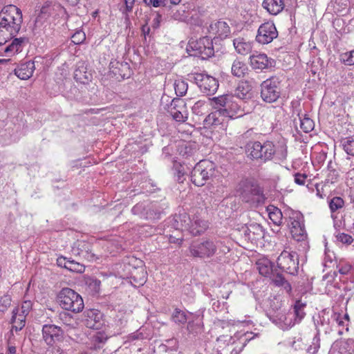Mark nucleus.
I'll use <instances>...</instances> for the list:
<instances>
[{
  "label": "nucleus",
  "instance_id": "nucleus-16",
  "mask_svg": "<svg viewBox=\"0 0 354 354\" xmlns=\"http://www.w3.org/2000/svg\"><path fill=\"white\" fill-rule=\"evenodd\" d=\"M209 37L214 36L221 39L226 38L230 32V28L225 21H218L212 22L209 28Z\"/></svg>",
  "mask_w": 354,
  "mask_h": 354
},
{
  "label": "nucleus",
  "instance_id": "nucleus-46",
  "mask_svg": "<svg viewBox=\"0 0 354 354\" xmlns=\"http://www.w3.org/2000/svg\"><path fill=\"white\" fill-rule=\"evenodd\" d=\"M344 151L349 155L354 156V139L347 138L342 141Z\"/></svg>",
  "mask_w": 354,
  "mask_h": 354
},
{
  "label": "nucleus",
  "instance_id": "nucleus-63",
  "mask_svg": "<svg viewBox=\"0 0 354 354\" xmlns=\"http://www.w3.org/2000/svg\"><path fill=\"white\" fill-rule=\"evenodd\" d=\"M125 6H126V10L127 12H131L132 10V8L133 7L135 0H124Z\"/></svg>",
  "mask_w": 354,
  "mask_h": 354
},
{
  "label": "nucleus",
  "instance_id": "nucleus-62",
  "mask_svg": "<svg viewBox=\"0 0 354 354\" xmlns=\"http://www.w3.org/2000/svg\"><path fill=\"white\" fill-rule=\"evenodd\" d=\"M17 353V348L15 345L12 344L10 337L8 340V351L6 354H16Z\"/></svg>",
  "mask_w": 354,
  "mask_h": 354
},
{
  "label": "nucleus",
  "instance_id": "nucleus-21",
  "mask_svg": "<svg viewBox=\"0 0 354 354\" xmlns=\"http://www.w3.org/2000/svg\"><path fill=\"white\" fill-rule=\"evenodd\" d=\"M84 323L86 327L93 329H98L100 326L102 314L95 309H89L84 312Z\"/></svg>",
  "mask_w": 354,
  "mask_h": 354
},
{
  "label": "nucleus",
  "instance_id": "nucleus-10",
  "mask_svg": "<svg viewBox=\"0 0 354 354\" xmlns=\"http://www.w3.org/2000/svg\"><path fill=\"white\" fill-rule=\"evenodd\" d=\"M278 84L279 82L274 78L263 82L261 85V97L264 102L272 103L277 100L281 93Z\"/></svg>",
  "mask_w": 354,
  "mask_h": 354
},
{
  "label": "nucleus",
  "instance_id": "nucleus-64",
  "mask_svg": "<svg viewBox=\"0 0 354 354\" xmlns=\"http://www.w3.org/2000/svg\"><path fill=\"white\" fill-rule=\"evenodd\" d=\"M184 174H185V172L182 170H180V169H178V176H177V180L180 183H182L183 182V180H184Z\"/></svg>",
  "mask_w": 354,
  "mask_h": 354
},
{
  "label": "nucleus",
  "instance_id": "nucleus-57",
  "mask_svg": "<svg viewBox=\"0 0 354 354\" xmlns=\"http://www.w3.org/2000/svg\"><path fill=\"white\" fill-rule=\"evenodd\" d=\"M307 175L305 174L296 173L294 175V181L299 185H304L306 183Z\"/></svg>",
  "mask_w": 354,
  "mask_h": 354
},
{
  "label": "nucleus",
  "instance_id": "nucleus-1",
  "mask_svg": "<svg viewBox=\"0 0 354 354\" xmlns=\"http://www.w3.org/2000/svg\"><path fill=\"white\" fill-rule=\"evenodd\" d=\"M22 21V12L19 8L14 5L3 7L0 12V46L19 32Z\"/></svg>",
  "mask_w": 354,
  "mask_h": 354
},
{
  "label": "nucleus",
  "instance_id": "nucleus-19",
  "mask_svg": "<svg viewBox=\"0 0 354 354\" xmlns=\"http://www.w3.org/2000/svg\"><path fill=\"white\" fill-rule=\"evenodd\" d=\"M61 332L59 327L55 325L46 324L42 328L43 339L48 345H53L60 336Z\"/></svg>",
  "mask_w": 354,
  "mask_h": 354
},
{
  "label": "nucleus",
  "instance_id": "nucleus-7",
  "mask_svg": "<svg viewBox=\"0 0 354 354\" xmlns=\"http://www.w3.org/2000/svg\"><path fill=\"white\" fill-rule=\"evenodd\" d=\"M187 51L194 52V55H199L203 59L214 55V47L211 37H203L198 40H190L187 46Z\"/></svg>",
  "mask_w": 354,
  "mask_h": 354
},
{
  "label": "nucleus",
  "instance_id": "nucleus-25",
  "mask_svg": "<svg viewBox=\"0 0 354 354\" xmlns=\"http://www.w3.org/2000/svg\"><path fill=\"white\" fill-rule=\"evenodd\" d=\"M250 65L254 69L263 70L267 68L271 62L266 54L254 53L250 57Z\"/></svg>",
  "mask_w": 354,
  "mask_h": 354
},
{
  "label": "nucleus",
  "instance_id": "nucleus-31",
  "mask_svg": "<svg viewBox=\"0 0 354 354\" xmlns=\"http://www.w3.org/2000/svg\"><path fill=\"white\" fill-rule=\"evenodd\" d=\"M234 46L239 54L247 55L252 50V43L243 37H238L233 40Z\"/></svg>",
  "mask_w": 354,
  "mask_h": 354
},
{
  "label": "nucleus",
  "instance_id": "nucleus-20",
  "mask_svg": "<svg viewBox=\"0 0 354 354\" xmlns=\"http://www.w3.org/2000/svg\"><path fill=\"white\" fill-rule=\"evenodd\" d=\"M74 79L83 84H88L93 80V73L83 62L77 64L74 72Z\"/></svg>",
  "mask_w": 354,
  "mask_h": 354
},
{
  "label": "nucleus",
  "instance_id": "nucleus-43",
  "mask_svg": "<svg viewBox=\"0 0 354 354\" xmlns=\"http://www.w3.org/2000/svg\"><path fill=\"white\" fill-rule=\"evenodd\" d=\"M174 88L177 95L183 96L187 93L188 85L186 82L179 80L175 82Z\"/></svg>",
  "mask_w": 354,
  "mask_h": 354
},
{
  "label": "nucleus",
  "instance_id": "nucleus-35",
  "mask_svg": "<svg viewBox=\"0 0 354 354\" xmlns=\"http://www.w3.org/2000/svg\"><path fill=\"white\" fill-rule=\"evenodd\" d=\"M257 266L259 273L263 276L268 277L273 272V265L268 259H259L257 262Z\"/></svg>",
  "mask_w": 354,
  "mask_h": 354
},
{
  "label": "nucleus",
  "instance_id": "nucleus-5",
  "mask_svg": "<svg viewBox=\"0 0 354 354\" xmlns=\"http://www.w3.org/2000/svg\"><path fill=\"white\" fill-rule=\"evenodd\" d=\"M187 80L195 83L201 91L205 95L215 93L218 88V82L214 77L203 73H192L187 75Z\"/></svg>",
  "mask_w": 354,
  "mask_h": 354
},
{
  "label": "nucleus",
  "instance_id": "nucleus-29",
  "mask_svg": "<svg viewBox=\"0 0 354 354\" xmlns=\"http://www.w3.org/2000/svg\"><path fill=\"white\" fill-rule=\"evenodd\" d=\"M286 216H288V226L290 230L292 227H299L304 225L303 223L302 214L297 211L288 210L285 212Z\"/></svg>",
  "mask_w": 354,
  "mask_h": 354
},
{
  "label": "nucleus",
  "instance_id": "nucleus-38",
  "mask_svg": "<svg viewBox=\"0 0 354 354\" xmlns=\"http://www.w3.org/2000/svg\"><path fill=\"white\" fill-rule=\"evenodd\" d=\"M62 260L65 261L64 263V266H63L65 268H66L72 272H75L82 273V272H84L85 268H84V265H82L78 262H76L73 260L66 261L65 258H60L58 259V262L60 266H62Z\"/></svg>",
  "mask_w": 354,
  "mask_h": 354
},
{
  "label": "nucleus",
  "instance_id": "nucleus-58",
  "mask_svg": "<svg viewBox=\"0 0 354 354\" xmlns=\"http://www.w3.org/2000/svg\"><path fill=\"white\" fill-rule=\"evenodd\" d=\"M274 154L277 156V157H278L279 160L285 159L287 156L286 147L285 146H281L279 149H275Z\"/></svg>",
  "mask_w": 354,
  "mask_h": 354
},
{
  "label": "nucleus",
  "instance_id": "nucleus-61",
  "mask_svg": "<svg viewBox=\"0 0 354 354\" xmlns=\"http://www.w3.org/2000/svg\"><path fill=\"white\" fill-rule=\"evenodd\" d=\"M46 354H64L62 350L58 346H53L46 351Z\"/></svg>",
  "mask_w": 354,
  "mask_h": 354
},
{
  "label": "nucleus",
  "instance_id": "nucleus-41",
  "mask_svg": "<svg viewBox=\"0 0 354 354\" xmlns=\"http://www.w3.org/2000/svg\"><path fill=\"white\" fill-rule=\"evenodd\" d=\"M300 128L306 133L311 131L314 129V122L306 115L299 116Z\"/></svg>",
  "mask_w": 354,
  "mask_h": 354
},
{
  "label": "nucleus",
  "instance_id": "nucleus-45",
  "mask_svg": "<svg viewBox=\"0 0 354 354\" xmlns=\"http://www.w3.org/2000/svg\"><path fill=\"white\" fill-rule=\"evenodd\" d=\"M340 60L346 66L354 65V50L341 54Z\"/></svg>",
  "mask_w": 354,
  "mask_h": 354
},
{
  "label": "nucleus",
  "instance_id": "nucleus-54",
  "mask_svg": "<svg viewBox=\"0 0 354 354\" xmlns=\"http://www.w3.org/2000/svg\"><path fill=\"white\" fill-rule=\"evenodd\" d=\"M11 299L9 296L5 295L0 299V311L4 312L10 306Z\"/></svg>",
  "mask_w": 354,
  "mask_h": 354
},
{
  "label": "nucleus",
  "instance_id": "nucleus-56",
  "mask_svg": "<svg viewBox=\"0 0 354 354\" xmlns=\"http://www.w3.org/2000/svg\"><path fill=\"white\" fill-rule=\"evenodd\" d=\"M338 272L343 275H347L350 273L352 266L348 263H340L337 266Z\"/></svg>",
  "mask_w": 354,
  "mask_h": 354
},
{
  "label": "nucleus",
  "instance_id": "nucleus-32",
  "mask_svg": "<svg viewBox=\"0 0 354 354\" xmlns=\"http://www.w3.org/2000/svg\"><path fill=\"white\" fill-rule=\"evenodd\" d=\"M26 316L19 313L17 310L12 311V329L10 330V335H14V330L15 332H17L19 330H21L24 326L26 324Z\"/></svg>",
  "mask_w": 354,
  "mask_h": 354
},
{
  "label": "nucleus",
  "instance_id": "nucleus-9",
  "mask_svg": "<svg viewBox=\"0 0 354 354\" xmlns=\"http://www.w3.org/2000/svg\"><path fill=\"white\" fill-rule=\"evenodd\" d=\"M277 266L282 270L295 274L299 268L298 256L296 252L283 251L277 258Z\"/></svg>",
  "mask_w": 354,
  "mask_h": 354
},
{
  "label": "nucleus",
  "instance_id": "nucleus-33",
  "mask_svg": "<svg viewBox=\"0 0 354 354\" xmlns=\"http://www.w3.org/2000/svg\"><path fill=\"white\" fill-rule=\"evenodd\" d=\"M24 39L22 37L15 38L13 39L11 43L6 45L3 48V53L6 56L10 57L15 55L16 53L21 51L22 49V44L24 42Z\"/></svg>",
  "mask_w": 354,
  "mask_h": 354
},
{
  "label": "nucleus",
  "instance_id": "nucleus-60",
  "mask_svg": "<svg viewBox=\"0 0 354 354\" xmlns=\"http://www.w3.org/2000/svg\"><path fill=\"white\" fill-rule=\"evenodd\" d=\"M334 320L336 321L337 324L339 326H346V330H348V323H346L344 320H343L342 316L340 314H334L333 315Z\"/></svg>",
  "mask_w": 354,
  "mask_h": 354
},
{
  "label": "nucleus",
  "instance_id": "nucleus-15",
  "mask_svg": "<svg viewBox=\"0 0 354 354\" xmlns=\"http://www.w3.org/2000/svg\"><path fill=\"white\" fill-rule=\"evenodd\" d=\"M242 196L245 202L257 205L263 203L266 199L260 187L254 185L248 186V189L243 190Z\"/></svg>",
  "mask_w": 354,
  "mask_h": 354
},
{
  "label": "nucleus",
  "instance_id": "nucleus-4",
  "mask_svg": "<svg viewBox=\"0 0 354 354\" xmlns=\"http://www.w3.org/2000/svg\"><path fill=\"white\" fill-rule=\"evenodd\" d=\"M215 165L214 162L203 160L198 162L191 172V180L196 186L205 185L206 181L214 176Z\"/></svg>",
  "mask_w": 354,
  "mask_h": 354
},
{
  "label": "nucleus",
  "instance_id": "nucleus-12",
  "mask_svg": "<svg viewBox=\"0 0 354 354\" xmlns=\"http://www.w3.org/2000/svg\"><path fill=\"white\" fill-rule=\"evenodd\" d=\"M225 116L218 111L215 110L206 116L203 121V127L209 129H218L224 131L226 127Z\"/></svg>",
  "mask_w": 354,
  "mask_h": 354
},
{
  "label": "nucleus",
  "instance_id": "nucleus-34",
  "mask_svg": "<svg viewBox=\"0 0 354 354\" xmlns=\"http://www.w3.org/2000/svg\"><path fill=\"white\" fill-rule=\"evenodd\" d=\"M267 212L270 219L277 226L282 224L283 218L286 219L287 216H283L281 209L274 205H269L267 207Z\"/></svg>",
  "mask_w": 354,
  "mask_h": 354
},
{
  "label": "nucleus",
  "instance_id": "nucleus-47",
  "mask_svg": "<svg viewBox=\"0 0 354 354\" xmlns=\"http://www.w3.org/2000/svg\"><path fill=\"white\" fill-rule=\"evenodd\" d=\"M59 318L65 325L69 326L70 328H75L77 324V322L73 319L68 313H61L59 315Z\"/></svg>",
  "mask_w": 354,
  "mask_h": 354
},
{
  "label": "nucleus",
  "instance_id": "nucleus-44",
  "mask_svg": "<svg viewBox=\"0 0 354 354\" xmlns=\"http://www.w3.org/2000/svg\"><path fill=\"white\" fill-rule=\"evenodd\" d=\"M344 201L341 197H333L329 202V207L334 212L344 207Z\"/></svg>",
  "mask_w": 354,
  "mask_h": 354
},
{
  "label": "nucleus",
  "instance_id": "nucleus-49",
  "mask_svg": "<svg viewBox=\"0 0 354 354\" xmlns=\"http://www.w3.org/2000/svg\"><path fill=\"white\" fill-rule=\"evenodd\" d=\"M32 309V302L29 300L24 301L21 306L17 307L14 310H17L19 313L23 314L26 316L28 315Z\"/></svg>",
  "mask_w": 354,
  "mask_h": 354
},
{
  "label": "nucleus",
  "instance_id": "nucleus-55",
  "mask_svg": "<svg viewBox=\"0 0 354 354\" xmlns=\"http://www.w3.org/2000/svg\"><path fill=\"white\" fill-rule=\"evenodd\" d=\"M183 240V235H181V233H177L176 231L173 234L169 235V241L170 243L181 244Z\"/></svg>",
  "mask_w": 354,
  "mask_h": 354
},
{
  "label": "nucleus",
  "instance_id": "nucleus-30",
  "mask_svg": "<svg viewBox=\"0 0 354 354\" xmlns=\"http://www.w3.org/2000/svg\"><path fill=\"white\" fill-rule=\"evenodd\" d=\"M251 90V86L248 82H241L235 90L234 96L239 101L248 100L252 97Z\"/></svg>",
  "mask_w": 354,
  "mask_h": 354
},
{
  "label": "nucleus",
  "instance_id": "nucleus-6",
  "mask_svg": "<svg viewBox=\"0 0 354 354\" xmlns=\"http://www.w3.org/2000/svg\"><path fill=\"white\" fill-rule=\"evenodd\" d=\"M248 152L253 159L266 161L272 158L275 153V148L272 142L266 141L262 144L257 141L248 145Z\"/></svg>",
  "mask_w": 354,
  "mask_h": 354
},
{
  "label": "nucleus",
  "instance_id": "nucleus-26",
  "mask_svg": "<svg viewBox=\"0 0 354 354\" xmlns=\"http://www.w3.org/2000/svg\"><path fill=\"white\" fill-rule=\"evenodd\" d=\"M245 237L251 241H257L264 236L263 227L258 223H252L244 231Z\"/></svg>",
  "mask_w": 354,
  "mask_h": 354
},
{
  "label": "nucleus",
  "instance_id": "nucleus-50",
  "mask_svg": "<svg viewBox=\"0 0 354 354\" xmlns=\"http://www.w3.org/2000/svg\"><path fill=\"white\" fill-rule=\"evenodd\" d=\"M320 347V338L319 334H317L313 339L311 344L308 348V352L311 354H315Z\"/></svg>",
  "mask_w": 354,
  "mask_h": 354
},
{
  "label": "nucleus",
  "instance_id": "nucleus-27",
  "mask_svg": "<svg viewBox=\"0 0 354 354\" xmlns=\"http://www.w3.org/2000/svg\"><path fill=\"white\" fill-rule=\"evenodd\" d=\"M262 7L270 15H277L285 7L283 0H263Z\"/></svg>",
  "mask_w": 354,
  "mask_h": 354
},
{
  "label": "nucleus",
  "instance_id": "nucleus-59",
  "mask_svg": "<svg viewBox=\"0 0 354 354\" xmlns=\"http://www.w3.org/2000/svg\"><path fill=\"white\" fill-rule=\"evenodd\" d=\"M144 3L148 6H153L155 8L165 6V0H143Z\"/></svg>",
  "mask_w": 354,
  "mask_h": 354
},
{
  "label": "nucleus",
  "instance_id": "nucleus-11",
  "mask_svg": "<svg viewBox=\"0 0 354 354\" xmlns=\"http://www.w3.org/2000/svg\"><path fill=\"white\" fill-rule=\"evenodd\" d=\"M278 36V32L274 24L272 22H266L261 24L257 32L256 40L262 44L270 43Z\"/></svg>",
  "mask_w": 354,
  "mask_h": 354
},
{
  "label": "nucleus",
  "instance_id": "nucleus-48",
  "mask_svg": "<svg viewBox=\"0 0 354 354\" xmlns=\"http://www.w3.org/2000/svg\"><path fill=\"white\" fill-rule=\"evenodd\" d=\"M107 337L101 333H97L93 337V342L95 348H100L102 345L105 343Z\"/></svg>",
  "mask_w": 354,
  "mask_h": 354
},
{
  "label": "nucleus",
  "instance_id": "nucleus-2",
  "mask_svg": "<svg viewBox=\"0 0 354 354\" xmlns=\"http://www.w3.org/2000/svg\"><path fill=\"white\" fill-rule=\"evenodd\" d=\"M211 106L227 118L234 119L247 112L243 102L238 101L233 95L226 94L209 99Z\"/></svg>",
  "mask_w": 354,
  "mask_h": 354
},
{
  "label": "nucleus",
  "instance_id": "nucleus-28",
  "mask_svg": "<svg viewBox=\"0 0 354 354\" xmlns=\"http://www.w3.org/2000/svg\"><path fill=\"white\" fill-rule=\"evenodd\" d=\"M53 6L50 3H45L39 10H36L37 17L35 20L36 27L41 26L44 22L52 15Z\"/></svg>",
  "mask_w": 354,
  "mask_h": 354
},
{
  "label": "nucleus",
  "instance_id": "nucleus-39",
  "mask_svg": "<svg viewBox=\"0 0 354 354\" xmlns=\"http://www.w3.org/2000/svg\"><path fill=\"white\" fill-rule=\"evenodd\" d=\"M271 275L272 281L276 286L283 288L288 293L290 292L291 286L282 274L273 272Z\"/></svg>",
  "mask_w": 354,
  "mask_h": 354
},
{
  "label": "nucleus",
  "instance_id": "nucleus-14",
  "mask_svg": "<svg viewBox=\"0 0 354 354\" xmlns=\"http://www.w3.org/2000/svg\"><path fill=\"white\" fill-rule=\"evenodd\" d=\"M306 304L302 303L301 301H297L294 306V316L295 321H292V317H288L285 315H281L280 319L284 322V326H281L283 330L294 326L296 323H299L305 317L306 313L304 308Z\"/></svg>",
  "mask_w": 354,
  "mask_h": 354
},
{
  "label": "nucleus",
  "instance_id": "nucleus-3",
  "mask_svg": "<svg viewBox=\"0 0 354 354\" xmlns=\"http://www.w3.org/2000/svg\"><path fill=\"white\" fill-rule=\"evenodd\" d=\"M57 300L62 308L73 313L82 311L84 306L82 297L68 288H63L59 292Z\"/></svg>",
  "mask_w": 354,
  "mask_h": 354
},
{
  "label": "nucleus",
  "instance_id": "nucleus-18",
  "mask_svg": "<svg viewBox=\"0 0 354 354\" xmlns=\"http://www.w3.org/2000/svg\"><path fill=\"white\" fill-rule=\"evenodd\" d=\"M171 227L177 233H182L183 231H188L189 223H192L191 216L185 212L176 214L172 218Z\"/></svg>",
  "mask_w": 354,
  "mask_h": 354
},
{
  "label": "nucleus",
  "instance_id": "nucleus-51",
  "mask_svg": "<svg viewBox=\"0 0 354 354\" xmlns=\"http://www.w3.org/2000/svg\"><path fill=\"white\" fill-rule=\"evenodd\" d=\"M335 237L337 241L343 244L350 245L353 242V238L348 234L339 232L335 235Z\"/></svg>",
  "mask_w": 354,
  "mask_h": 354
},
{
  "label": "nucleus",
  "instance_id": "nucleus-36",
  "mask_svg": "<svg viewBox=\"0 0 354 354\" xmlns=\"http://www.w3.org/2000/svg\"><path fill=\"white\" fill-rule=\"evenodd\" d=\"M196 150V145L192 142H183L178 145V153L185 158L192 156Z\"/></svg>",
  "mask_w": 354,
  "mask_h": 354
},
{
  "label": "nucleus",
  "instance_id": "nucleus-53",
  "mask_svg": "<svg viewBox=\"0 0 354 354\" xmlns=\"http://www.w3.org/2000/svg\"><path fill=\"white\" fill-rule=\"evenodd\" d=\"M120 67H122L123 69H129V66L127 63H116V66L114 68V69L112 71V72L115 75H119L122 79H124L127 77V74L126 73H119V71L120 70Z\"/></svg>",
  "mask_w": 354,
  "mask_h": 354
},
{
  "label": "nucleus",
  "instance_id": "nucleus-17",
  "mask_svg": "<svg viewBox=\"0 0 354 354\" xmlns=\"http://www.w3.org/2000/svg\"><path fill=\"white\" fill-rule=\"evenodd\" d=\"M129 272V275L126 277L129 279V282L134 287L143 286L147 281V272L143 267H133Z\"/></svg>",
  "mask_w": 354,
  "mask_h": 354
},
{
  "label": "nucleus",
  "instance_id": "nucleus-22",
  "mask_svg": "<svg viewBox=\"0 0 354 354\" xmlns=\"http://www.w3.org/2000/svg\"><path fill=\"white\" fill-rule=\"evenodd\" d=\"M191 220L192 223H189L188 231L192 235H199L207 228V223L203 220L199 215H194L191 217Z\"/></svg>",
  "mask_w": 354,
  "mask_h": 354
},
{
  "label": "nucleus",
  "instance_id": "nucleus-8",
  "mask_svg": "<svg viewBox=\"0 0 354 354\" xmlns=\"http://www.w3.org/2000/svg\"><path fill=\"white\" fill-rule=\"evenodd\" d=\"M218 242L205 240L200 243H193L189 248L190 256L198 258H209L216 252Z\"/></svg>",
  "mask_w": 354,
  "mask_h": 354
},
{
  "label": "nucleus",
  "instance_id": "nucleus-24",
  "mask_svg": "<svg viewBox=\"0 0 354 354\" xmlns=\"http://www.w3.org/2000/svg\"><path fill=\"white\" fill-rule=\"evenodd\" d=\"M35 69V62L29 61L20 64L15 69V74L21 80H28L32 75Z\"/></svg>",
  "mask_w": 354,
  "mask_h": 354
},
{
  "label": "nucleus",
  "instance_id": "nucleus-42",
  "mask_svg": "<svg viewBox=\"0 0 354 354\" xmlns=\"http://www.w3.org/2000/svg\"><path fill=\"white\" fill-rule=\"evenodd\" d=\"M171 319L176 324H183L187 322L188 318L183 311L176 308L172 313Z\"/></svg>",
  "mask_w": 354,
  "mask_h": 354
},
{
  "label": "nucleus",
  "instance_id": "nucleus-40",
  "mask_svg": "<svg viewBox=\"0 0 354 354\" xmlns=\"http://www.w3.org/2000/svg\"><path fill=\"white\" fill-rule=\"evenodd\" d=\"M292 238L297 241H304L306 238V232L304 228V225L299 227H292L290 230Z\"/></svg>",
  "mask_w": 354,
  "mask_h": 354
},
{
  "label": "nucleus",
  "instance_id": "nucleus-13",
  "mask_svg": "<svg viewBox=\"0 0 354 354\" xmlns=\"http://www.w3.org/2000/svg\"><path fill=\"white\" fill-rule=\"evenodd\" d=\"M169 113L176 122H184L188 118L185 103L182 99H174L171 101Z\"/></svg>",
  "mask_w": 354,
  "mask_h": 354
},
{
  "label": "nucleus",
  "instance_id": "nucleus-37",
  "mask_svg": "<svg viewBox=\"0 0 354 354\" xmlns=\"http://www.w3.org/2000/svg\"><path fill=\"white\" fill-rule=\"evenodd\" d=\"M231 71L234 76L242 77L247 73L248 66L243 62L236 59L232 63Z\"/></svg>",
  "mask_w": 354,
  "mask_h": 354
},
{
  "label": "nucleus",
  "instance_id": "nucleus-52",
  "mask_svg": "<svg viewBox=\"0 0 354 354\" xmlns=\"http://www.w3.org/2000/svg\"><path fill=\"white\" fill-rule=\"evenodd\" d=\"M86 39L85 33L82 30L76 31L71 37V41L75 44H82Z\"/></svg>",
  "mask_w": 354,
  "mask_h": 354
},
{
  "label": "nucleus",
  "instance_id": "nucleus-23",
  "mask_svg": "<svg viewBox=\"0 0 354 354\" xmlns=\"http://www.w3.org/2000/svg\"><path fill=\"white\" fill-rule=\"evenodd\" d=\"M131 211L133 214L140 215L141 218L151 220L158 219L160 214L159 212H155L152 209L151 206H149L147 209H145V206L142 203L136 205Z\"/></svg>",
  "mask_w": 354,
  "mask_h": 354
}]
</instances>
